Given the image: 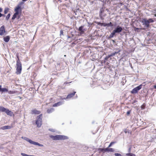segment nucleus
Returning <instances> with one entry per match:
<instances>
[{
    "instance_id": "obj_11",
    "label": "nucleus",
    "mask_w": 156,
    "mask_h": 156,
    "mask_svg": "<svg viewBox=\"0 0 156 156\" xmlns=\"http://www.w3.org/2000/svg\"><path fill=\"white\" fill-rule=\"evenodd\" d=\"M13 127V126L12 125H11V126H3L2 127L1 129L4 130L6 129H10L11 128H12Z\"/></svg>"
},
{
    "instance_id": "obj_41",
    "label": "nucleus",
    "mask_w": 156,
    "mask_h": 156,
    "mask_svg": "<svg viewBox=\"0 0 156 156\" xmlns=\"http://www.w3.org/2000/svg\"><path fill=\"white\" fill-rule=\"evenodd\" d=\"M139 28H136V27H135L134 28V30L135 31H138V30H139Z\"/></svg>"
},
{
    "instance_id": "obj_28",
    "label": "nucleus",
    "mask_w": 156,
    "mask_h": 156,
    "mask_svg": "<svg viewBox=\"0 0 156 156\" xmlns=\"http://www.w3.org/2000/svg\"><path fill=\"white\" fill-rule=\"evenodd\" d=\"M110 57H109V55H108L105 58L104 63H105V62H106V61H107L108 59Z\"/></svg>"
},
{
    "instance_id": "obj_30",
    "label": "nucleus",
    "mask_w": 156,
    "mask_h": 156,
    "mask_svg": "<svg viewBox=\"0 0 156 156\" xmlns=\"http://www.w3.org/2000/svg\"><path fill=\"white\" fill-rule=\"evenodd\" d=\"M16 93V91H8V93L9 94H15Z\"/></svg>"
},
{
    "instance_id": "obj_29",
    "label": "nucleus",
    "mask_w": 156,
    "mask_h": 156,
    "mask_svg": "<svg viewBox=\"0 0 156 156\" xmlns=\"http://www.w3.org/2000/svg\"><path fill=\"white\" fill-rule=\"evenodd\" d=\"M147 20L148 21V22H149V24L150 23H153L154 22V20L152 19L151 18H150L148 19V20Z\"/></svg>"
},
{
    "instance_id": "obj_15",
    "label": "nucleus",
    "mask_w": 156,
    "mask_h": 156,
    "mask_svg": "<svg viewBox=\"0 0 156 156\" xmlns=\"http://www.w3.org/2000/svg\"><path fill=\"white\" fill-rule=\"evenodd\" d=\"M76 92L74 91L73 93H71L69 94L66 98H70L73 97L75 94Z\"/></svg>"
},
{
    "instance_id": "obj_7",
    "label": "nucleus",
    "mask_w": 156,
    "mask_h": 156,
    "mask_svg": "<svg viewBox=\"0 0 156 156\" xmlns=\"http://www.w3.org/2000/svg\"><path fill=\"white\" fill-rule=\"evenodd\" d=\"M141 22L143 23V25H145L146 27H148L149 26V22L146 19H142L141 20Z\"/></svg>"
},
{
    "instance_id": "obj_43",
    "label": "nucleus",
    "mask_w": 156,
    "mask_h": 156,
    "mask_svg": "<svg viewBox=\"0 0 156 156\" xmlns=\"http://www.w3.org/2000/svg\"><path fill=\"white\" fill-rule=\"evenodd\" d=\"M2 9L1 8H0V13L2 12Z\"/></svg>"
},
{
    "instance_id": "obj_36",
    "label": "nucleus",
    "mask_w": 156,
    "mask_h": 156,
    "mask_svg": "<svg viewBox=\"0 0 156 156\" xmlns=\"http://www.w3.org/2000/svg\"><path fill=\"white\" fill-rule=\"evenodd\" d=\"M63 30H61L60 31V35H63Z\"/></svg>"
},
{
    "instance_id": "obj_27",
    "label": "nucleus",
    "mask_w": 156,
    "mask_h": 156,
    "mask_svg": "<svg viewBox=\"0 0 156 156\" xmlns=\"http://www.w3.org/2000/svg\"><path fill=\"white\" fill-rule=\"evenodd\" d=\"M10 16H11L10 14V13L8 14L7 15V16H6V20H8L9 19L10 17Z\"/></svg>"
},
{
    "instance_id": "obj_16",
    "label": "nucleus",
    "mask_w": 156,
    "mask_h": 156,
    "mask_svg": "<svg viewBox=\"0 0 156 156\" xmlns=\"http://www.w3.org/2000/svg\"><path fill=\"white\" fill-rule=\"evenodd\" d=\"M1 91L2 92H7L8 91V90L6 88H1V86L0 85V92Z\"/></svg>"
},
{
    "instance_id": "obj_45",
    "label": "nucleus",
    "mask_w": 156,
    "mask_h": 156,
    "mask_svg": "<svg viewBox=\"0 0 156 156\" xmlns=\"http://www.w3.org/2000/svg\"><path fill=\"white\" fill-rule=\"evenodd\" d=\"M154 87L155 89H156V85H154Z\"/></svg>"
},
{
    "instance_id": "obj_14",
    "label": "nucleus",
    "mask_w": 156,
    "mask_h": 156,
    "mask_svg": "<svg viewBox=\"0 0 156 156\" xmlns=\"http://www.w3.org/2000/svg\"><path fill=\"white\" fill-rule=\"evenodd\" d=\"M104 12V10H103L102 9L100 10V12L99 14V15L101 19H102V17H103V16H104L106 15V14L105 15L103 14Z\"/></svg>"
},
{
    "instance_id": "obj_21",
    "label": "nucleus",
    "mask_w": 156,
    "mask_h": 156,
    "mask_svg": "<svg viewBox=\"0 0 156 156\" xmlns=\"http://www.w3.org/2000/svg\"><path fill=\"white\" fill-rule=\"evenodd\" d=\"M54 110L53 108L48 109L47 110V112L48 113H50L54 111Z\"/></svg>"
},
{
    "instance_id": "obj_2",
    "label": "nucleus",
    "mask_w": 156,
    "mask_h": 156,
    "mask_svg": "<svg viewBox=\"0 0 156 156\" xmlns=\"http://www.w3.org/2000/svg\"><path fill=\"white\" fill-rule=\"evenodd\" d=\"M50 137L53 140H64L68 139L67 136L62 135H57L55 136L51 135Z\"/></svg>"
},
{
    "instance_id": "obj_20",
    "label": "nucleus",
    "mask_w": 156,
    "mask_h": 156,
    "mask_svg": "<svg viewBox=\"0 0 156 156\" xmlns=\"http://www.w3.org/2000/svg\"><path fill=\"white\" fill-rule=\"evenodd\" d=\"M105 63V62L104 63ZM105 66L104 68H108L110 67V66L109 65V63L108 62H106Z\"/></svg>"
},
{
    "instance_id": "obj_38",
    "label": "nucleus",
    "mask_w": 156,
    "mask_h": 156,
    "mask_svg": "<svg viewBox=\"0 0 156 156\" xmlns=\"http://www.w3.org/2000/svg\"><path fill=\"white\" fill-rule=\"evenodd\" d=\"M130 112L131 110L128 111L126 113L127 115H129L130 114Z\"/></svg>"
},
{
    "instance_id": "obj_39",
    "label": "nucleus",
    "mask_w": 156,
    "mask_h": 156,
    "mask_svg": "<svg viewBox=\"0 0 156 156\" xmlns=\"http://www.w3.org/2000/svg\"><path fill=\"white\" fill-rule=\"evenodd\" d=\"M116 33V32H115V31L114 30L111 34L114 36Z\"/></svg>"
},
{
    "instance_id": "obj_26",
    "label": "nucleus",
    "mask_w": 156,
    "mask_h": 156,
    "mask_svg": "<svg viewBox=\"0 0 156 156\" xmlns=\"http://www.w3.org/2000/svg\"><path fill=\"white\" fill-rule=\"evenodd\" d=\"M98 24L101 25H103L105 27L107 26V23H98Z\"/></svg>"
},
{
    "instance_id": "obj_47",
    "label": "nucleus",
    "mask_w": 156,
    "mask_h": 156,
    "mask_svg": "<svg viewBox=\"0 0 156 156\" xmlns=\"http://www.w3.org/2000/svg\"><path fill=\"white\" fill-rule=\"evenodd\" d=\"M154 16H155L156 17V14H154Z\"/></svg>"
},
{
    "instance_id": "obj_44",
    "label": "nucleus",
    "mask_w": 156,
    "mask_h": 156,
    "mask_svg": "<svg viewBox=\"0 0 156 156\" xmlns=\"http://www.w3.org/2000/svg\"><path fill=\"white\" fill-rule=\"evenodd\" d=\"M69 83H68V82H65L64 83V84H67Z\"/></svg>"
},
{
    "instance_id": "obj_3",
    "label": "nucleus",
    "mask_w": 156,
    "mask_h": 156,
    "mask_svg": "<svg viewBox=\"0 0 156 156\" xmlns=\"http://www.w3.org/2000/svg\"><path fill=\"white\" fill-rule=\"evenodd\" d=\"M42 114H40L37 117V119L36 120V123L37 126L38 127H40L42 124Z\"/></svg>"
},
{
    "instance_id": "obj_37",
    "label": "nucleus",
    "mask_w": 156,
    "mask_h": 156,
    "mask_svg": "<svg viewBox=\"0 0 156 156\" xmlns=\"http://www.w3.org/2000/svg\"><path fill=\"white\" fill-rule=\"evenodd\" d=\"M115 156H122L119 153H115Z\"/></svg>"
},
{
    "instance_id": "obj_34",
    "label": "nucleus",
    "mask_w": 156,
    "mask_h": 156,
    "mask_svg": "<svg viewBox=\"0 0 156 156\" xmlns=\"http://www.w3.org/2000/svg\"><path fill=\"white\" fill-rule=\"evenodd\" d=\"M115 143V142H111L110 143V144L109 145V146H108V147H110L112 146V145H113V144H114Z\"/></svg>"
},
{
    "instance_id": "obj_40",
    "label": "nucleus",
    "mask_w": 156,
    "mask_h": 156,
    "mask_svg": "<svg viewBox=\"0 0 156 156\" xmlns=\"http://www.w3.org/2000/svg\"><path fill=\"white\" fill-rule=\"evenodd\" d=\"M5 16V15L4 14H2L0 13V18L2 16Z\"/></svg>"
},
{
    "instance_id": "obj_5",
    "label": "nucleus",
    "mask_w": 156,
    "mask_h": 156,
    "mask_svg": "<svg viewBox=\"0 0 156 156\" xmlns=\"http://www.w3.org/2000/svg\"><path fill=\"white\" fill-rule=\"evenodd\" d=\"M26 140L29 142L30 143L34 144V145H38L42 147L43 146V145L41 144H39V143L37 142H34L33 141H32V140H30L27 138V139H26Z\"/></svg>"
},
{
    "instance_id": "obj_4",
    "label": "nucleus",
    "mask_w": 156,
    "mask_h": 156,
    "mask_svg": "<svg viewBox=\"0 0 156 156\" xmlns=\"http://www.w3.org/2000/svg\"><path fill=\"white\" fill-rule=\"evenodd\" d=\"M142 86V85L140 84L136 87L134 88L131 91V93L133 94H135L137 93L138 91L141 89Z\"/></svg>"
},
{
    "instance_id": "obj_31",
    "label": "nucleus",
    "mask_w": 156,
    "mask_h": 156,
    "mask_svg": "<svg viewBox=\"0 0 156 156\" xmlns=\"http://www.w3.org/2000/svg\"><path fill=\"white\" fill-rule=\"evenodd\" d=\"M113 25L112 23L111 22L108 23H107V27H112Z\"/></svg>"
},
{
    "instance_id": "obj_25",
    "label": "nucleus",
    "mask_w": 156,
    "mask_h": 156,
    "mask_svg": "<svg viewBox=\"0 0 156 156\" xmlns=\"http://www.w3.org/2000/svg\"><path fill=\"white\" fill-rule=\"evenodd\" d=\"M98 150L100 152H102L104 153H105V148H99Z\"/></svg>"
},
{
    "instance_id": "obj_32",
    "label": "nucleus",
    "mask_w": 156,
    "mask_h": 156,
    "mask_svg": "<svg viewBox=\"0 0 156 156\" xmlns=\"http://www.w3.org/2000/svg\"><path fill=\"white\" fill-rule=\"evenodd\" d=\"M17 16L14 13L12 18V20H14L16 18Z\"/></svg>"
},
{
    "instance_id": "obj_8",
    "label": "nucleus",
    "mask_w": 156,
    "mask_h": 156,
    "mask_svg": "<svg viewBox=\"0 0 156 156\" xmlns=\"http://www.w3.org/2000/svg\"><path fill=\"white\" fill-rule=\"evenodd\" d=\"M5 33V26L4 25L2 26L0 28V35H2Z\"/></svg>"
},
{
    "instance_id": "obj_19",
    "label": "nucleus",
    "mask_w": 156,
    "mask_h": 156,
    "mask_svg": "<svg viewBox=\"0 0 156 156\" xmlns=\"http://www.w3.org/2000/svg\"><path fill=\"white\" fill-rule=\"evenodd\" d=\"M6 109V108L0 106V112H5Z\"/></svg>"
},
{
    "instance_id": "obj_9",
    "label": "nucleus",
    "mask_w": 156,
    "mask_h": 156,
    "mask_svg": "<svg viewBox=\"0 0 156 156\" xmlns=\"http://www.w3.org/2000/svg\"><path fill=\"white\" fill-rule=\"evenodd\" d=\"M41 112L38 111L36 109H33L31 111V114L38 115L40 114Z\"/></svg>"
},
{
    "instance_id": "obj_18",
    "label": "nucleus",
    "mask_w": 156,
    "mask_h": 156,
    "mask_svg": "<svg viewBox=\"0 0 156 156\" xmlns=\"http://www.w3.org/2000/svg\"><path fill=\"white\" fill-rule=\"evenodd\" d=\"M62 104V103L61 102H59L57 103H55L53 105V107H57L60 105Z\"/></svg>"
},
{
    "instance_id": "obj_35",
    "label": "nucleus",
    "mask_w": 156,
    "mask_h": 156,
    "mask_svg": "<svg viewBox=\"0 0 156 156\" xmlns=\"http://www.w3.org/2000/svg\"><path fill=\"white\" fill-rule=\"evenodd\" d=\"M109 148L108 147L106 148H105V152H109Z\"/></svg>"
},
{
    "instance_id": "obj_42",
    "label": "nucleus",
    "mask_w": 156,
    "mask_h": 156,
    "mask_svg": "<svg viewBox=\"0 0 156 156\" xmlns=\"http://www.w3.org/2000/svg\"><path fill=\"white\" fill-rule=\"evenodd\" d=\"M114 35H113L111 33V34H110V38H112V37H114Z\"/></svg>"
},
{
    "instance_id": "obj_1",
    "label": "nucleus",
    "mask_w": 156,
    "mask_h": 156,
    "mask_svg": "<svg viewBox=\"0 0 156 156\" xmlns=\"http://www.w3.org/2000/svg\"><path fill=\"white\" fill-rule=\"evenodd\" d=\"M18 59L16 61V73L17 74H20L21 72L22 69V64L20 62L19 58L18 56H17Z\"/></svg>"
},
{
    "instance_id": "obj_10",
    "label": "nucleus",
    "mask_w": 156,
    "mask_h": 156,
    "mask_svg": "<svg viewBox=\"0 0 156 156\" xmlns=\"http://www.w3.org/2000/svg\"><path fill=\"white\" fill-rule=\"evenodd\" d=\"M122 28L118 26L114 30L116 33H119L122 31Z\"/></svg>"
},
{
    "instance_id": "obj_13",
    "label": "nucleus",
    "mask_w": 156,
    "mask_h": 156,
    "mask_svg": "<svg viewBox=\"0 0 156 156\" xmlns=\"http://www.w3.org/2000/svg\"><path fill=\"white\" fill-rule=\"evenodd\" d=\"M5 112L8 115L12 116L13 114V113L11 111L6 108Z\"/></svg>"
},
{
    "instance_id": "obj_22",
    "label": "nucleus",
    "mask_w": 156,
    "mask_h": 156,
    "mask_svg": "<svg viewBox=\"0 0 156 156\" xmlns=\"http://www.w3.org/2000/svg\"><path fill=\"white\" fill-rule=\"evenodd\" d=\"M9 9L8 8H5V9L4 13L5 14H6L9 11Z\"/></svg>"
},
{
    "instance_id": "obj_17",
    "label": "nucleus",
    "mask_w": 156,
    "mask_h": 156,
    "mask_svg": "<svg viewBox=\"0 0 156 156\" xmlns=\"http://www.w3.org/2000/svg\"><path fill=\"white\" fill-rule=\"evenodd\" d=\"M10 39L9 37L8 36H6L4 38V41L6 42H8Z\"/></svg>"
},
{
    "instance_id": "obj_12",
    "label": "nucleus",
    "mask_w": 156,
    "mask_h": 156,
    "mask_svg": "<svg viewBox=\"0 0 156 156\" xmlns=\"http://www.w3.org/2000/svg\"><path fill=\"white\" fill-rule=\"evenodd\" d=\"M83 27L81 26L79 28L78 30L80 32V34H84L85 31V29H83Z\"/></svg>"
},
{
    "instance_id": "obj_24",
    "label": "nucleus",
    "mask_w": 156,
    "mask_h": 156,
    "mask_svg": "<svg viewBox=\"0 0 156 156\" xmlns=\"http://www.w3.org/2000/svg\"><path fill=\"white\" fill-rule=\"evenodd\" d=\"M126 155L127 156H136L135 154L131 153H127L126 154Z\"/></svg>"
},
{
    "instance_id": "obj_23",
    "label": "nucleus",
    "mask_w": 156,
    "mask_h": 156,
    "mask_svg": "<svg viewBox=\"0 0 156 156\" xmlns=\"http://www.w3.org/2000/svg\"><path fill=\"white\" fill-rule=\"evenodd\" d=\"M118 52H115L113 53H111V54L109 55V57H111L115 55L116 54H117L118 53Z\"/></svg>"
},
{
    "instance_id": "obj_33",
    "label": "nucleus",
    "mask_w": 156,
    "mask_h": 156,
    "mask_svg": "<svg viewBox=\"0 0 156 156\" xmlns=\"http://www.w3.org/2000/svg\"><path fill=\"white\" fill-rule=\"evenodd\" d=\"M114 151V149L112 148H109V152H113Z\"/></svg>"
},
{
    "instance_id": "obj_6",
    "label": "nucleus",
    "mask_w": 156,
    "mask_h": 156,
    "mask_svg": "<svg viewBox=\"0 0 156 156\" xmlns=\"http://www.w3.org/2000/svg\"><path fill=\"white\" fill-rule=\"evenodd\" d=\"M15 14L17 16L20 13V12H21V7L19 5L17 6L15 8Z\"/></svg>"
},
{
    "instance_id": "obj_46",
    "label": "nucleus",
    "mask_w": 156,
    "mask_h": 156,
    "mask_svg": "<svg viewBox=\"0 0 156 156\" xmlns=\"http://www.w3.org/2000/svg\"><path fill=\"white\" fill-rule=\"evenodd\" d=\"M27 0H22V1L23 2H25V1H27Z\"/></svg>"
}]
</instances>
